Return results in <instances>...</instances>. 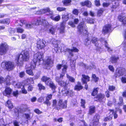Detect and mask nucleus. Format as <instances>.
<instances>
[{
  "label": "nucleus",
  "instance_id": "obj_1",
  "mask_svg": "<svg viewBox=\"0 0 126 126\" xmlns=\"http://www.w3.org/2000/svg\"><path fill=\"white\" fill-rule=\"evenodd\" d=\"M42 56V54L40 52H37L34 55L33 59L31 62L30 67H29L28 68V66L27 65L25 67L26 69H27L26 71L27 74L32 76L33 75L32 70L30 69H31H31H34L36 67V63H38L40 64L43 62Z\"/></svg>",
  "mask_w": 126,
  "mask_h": 126
},
{
  "label": "nucleus",
  "instance_id": "obj_2",
  "mask_svg": "<svg viewBox=\"0 0 126 126\" xmlns=\"http://www.w3.org/2000/svg\"><path fill=\"white\" fill-rule=\"evenodd\" d=\"M29 58V52L27 51H22L21 54H18L16 58L15 61L17 65L22 66L23 64V61H27Z\"/></svg>",
  "mask_w": 126,
  "mask_h": 126
},
{
  "label": "nucleus",
  "instance_id": "obj_3",
  "mask_svg": "<svg viewBox=\"0 0 126 126\" xmlns=\"http://www.w3.org/2000/svg\"><path fill=\"white\" fill-rule=\"evenodd\" d=\"M42 80L43 81H45L46 84L50 86L52 89H54L56 88L55 85L49 78L44 76L42 77Z\"/></svg>",
  "mask_w": 126,
  "mask_h": 126
},
{
  "label": "nucleus",
  "instance_id": "obj_4",
  "mask_svg": "<svg viewBox=\"0 0 126 126\" xmlns=\"http://www.w3.org/2000/svg\"><path fill=\"white\" fill-rule=\"evenodd\" d=\"M78 31L79 33L86 34L87 33L86 26L83 22H81L78 26Z\"/></svg>",
  "mask_w": 126,
  "mask_h": 126
},
{
  "label": "nucleus",
  "instance_id": "obj_5",
  "mask_svg": "<svg viewBox=\"0 0 126 126\" xmlns=\"http://www.w3.org/2000/svg\"><path fill=\"white\" fill-rule=\"evenodd\" d=\"M1 65L2 67H4L5 66L6 69L8 70L12 69L14 67V63L10 62H2Z\"/></svg>",
  "mask_w": 126,
  "mask_h": 126
},
{
  "label": "nucleus",
  "instance_id": "obj_6",
  "mask_svg": "<svg viewBox=\"0 0 126 126\" xmlns=\"http://www.w3.org/2000/svg\"><path fill=\"white\" fill-rule=\"evenodd\" d=\"M34 25H40L43 24L44 26H47L48 23L46 20L40 18H39L33 24Z\"/></svg>",
  "mask_w": 126,
  "mask_h": 126
},
{
  "label": "nucleus",
  "instance_id": "obj_7",
  "mask_svg": "<svg viewBox=\"0 0 126 126\" xmlns=\"http://www.w3.org/2000/svg\"><path fill=\"white\" fill-rule=\"evenodd\" d=\"M67 101L65 100L64 102H63L62 99H59V101L58 105L56 107V109L59 110L60 109H64L67 107Z\"/></svg>",
  "mask_w": 126,
  "mask_h": 126
},
{
  "label": "nucleus",
  "instance_id": "obj_8",
  "mask_svg": "<svg viewBox=\"0 0 126 126\" xmlns=\"http://www.w3.org/2000/svg\"><path fill=\"white\" fill-rule=\"evenodd\" d=\"M47 43L44 40H39L37 42V47L39 49L43 48L47 45Z\"/></svg>",
  "mask_w": 126,
  "mask_h": 126
},
{
  "label": "nucleus",
  "instance_id": "obj_9",
  "mask_svg": "<svg viewBox=\"0 0 126 126\" xmlns=\"http://www.w3.org/2000/svg\"><path fill=\"white\" fill-rule=\"evenodd\" d=\"M8 48V46L6 43L1 44L0 46V54L2 55L5 54Z\"/></svg>",
  "mask_w": 126,
  "mask_h": 126
},
{
  "label": "nucleus",
  "instance_id": "obj_10",
  "mask_svg": "<svg viewBox=\"0 0 126 126\" xmlns=\"http://www.w3.org/2000/svg\"><path fill=\"white\" fill-rule=\"evenodd\" d=\"M112 31L111 25L109 24H106L103 27L102 32L105 34Z\"/></svg>",
  "mask_w": 126,
  "mask_h": 126
},
{
  "label": "nucleus",
  "instance_id": "obj_11",
  "mask_svg": "<svg viewBox=\"0 0 126 126\" xmlns=\"http://www.w3.org/2000/svg\"><path fill=\"white\" fill-rule=\"evenodd\" d=\"M125 70L124 68H118L116 71L115 76L116 77L122 76L124 74Z\"/></svg>",
  "mask_w": 126,
  "mask_h": 126
},
{
  "label": "nucleus",
  "instance_id": "obj_12",
  "mask_svg": "<svg viewBox=\"0 0 126 126\" xmlns=\"http://www.w3.org/2000/svg\"><path fill=\"white\" fill-rule=\"evenodd\" d=\"M79 20L78 18L74 19V21H70L68 22V24L72 27L74 28L76 27L75 24H77L79 23Z\"/></svg>",
  "mask_w": 126,
  "mask_h": 126
},
{
  "label": "nucleus",
  "instance_id": "obj_13",
  "mask_svg": "<svg viewBox=\"0 0 126 126\" xmlns=\"http://www.w3.org/2000/svg\"><path fill=\"white\" fill-rule=\"evenodd\" d=\"M53 61V60L51 59L50 57H48L47 59L45 61V66H52Z\"/></svg>",
  "mask_w": 126,
  "mask_h": 126
},
{
  "label": "nucleus",
  "instance_id": "obj_14",
  "mask_svg": "<svg viewBox=\"0 0 126 126\" xmlns=\"http://www.w3.org/2000/svg\"><path fill=\"white\" fill-rule=\"evenodd\" d=\"M79 51V50L75 47H73V48L71 49H70L69 48H67L66 49V51L68 52L70 55L72 56H73V54L72 53L73 52H77Z\"/></svg>",
  "mask_w": 126,
  "mask_h": 126
},
{
  "label": "nucleus",
  "instance_id": "obj_15",
  "mask_svg": "<svg viewBox=\"0 0 126 126\" xmlns=\"http://www.w3.org/2000/svg\"><path fill=\"white\" fill-rule=\"evenodd\" d=\"M12 90L9 87H6L4 91L3 92V94L4 95L6 96L9 95L11 93Z\"/></svg>",
  "mask_w": 126,
  "mask_h": 126
},
{
  "label": "nucleus",
  "instance_id": "obj_16",
  "mask_svg": "<svg viewBox=\"0 0 126 126\" xmlns=\"http://www.w3.org/2000/svg\"><path fill=\"white\" fill-rule=\"evenodd\" d=\"M105 95L102 94H100L97 95L96 97V98L97 99V100H96V101L97 100L100 102H103L105 100L104 98Z\"/></svg>",
  "mask_w": 126,
  "mask_h": 126
},
{
  "label": "nucleus",
  "instance_id": "obj_17",
  "mask_svg": "<svg viewBox=\"0 0 126 126\" xmlns=\"http://www.w3.org/2000/svg\"><path fill=\"white\" fill-rule=\"evenodd\" d=\"M61 89V91L63 94L66 95H68L69 89H68L67 86L65 87H62Z\"/></svg>",
  "mask_w": 126,
  "mask_h": 126
},
{
  "label": "nucleus",
  "instance_id": "obj_18",
  "mask_svg": "<svg viewBox=\"0 0 126 126\" xmlns=\"http://www.w3.org/2000/svg\"><path fill=\"white\" fill-rule=\"evenodd\" d=\"M82 80L83 83H86L87 81H89L90 78L88 76L85 75H82Z\"/></svg>",
  "mask_w": 126,
  "mask_h": 126
},
{
  "label": "nucleus",
  "instance_id": "obj_19",
  "mask_svg": "<svg viewBox=\"0 0 126 126\" xmlns=\"http://www.w3.org/2000/svg\"><path fill=\"white\" fill-rule=\"evenodd\" d=\"M45 13H47V15L50 16L51 18H52L53 16V11L50 10L49 8L45 9Z\"/></svg>",
  "mask_w": 126,
  "mask_h": 126
},
{
  "label": "nucleus",
  "instance_id": "obj_20",
  "mask_svg": "<svg viewBox=\"0 0 126 126\" xmlns=\"http://www.w3.org/2000/svg\"><path fill=\"white\" fill-rule=\"evenodd\" d=\"M118 18L120 21L122 22L124 25H126V16H119Z\"/></svg>",
  "mask_w": 126,
  "mask_h": 126
},
{
  "label": "nucleus",
  "instance_id": "obj_21",
  "mask_svg": "<svg viewBox=\"0 0 126 126\" xmlns=\"http://www.w3.org/2000/svg\"><path fill=\"white\" fill-rule=\"evenodd\" d=\"M63 68L62 70V73L60 74V77L61 78H62L64 76L66 72L67 69L68 68V66L67 65H65L63 66Z\"/></svg>",
  "mask_w": 126,
  "mask_h": 126
},
{
  "label": "nucleus",
  "instance_id": "obj_22",
  "mask_svg": "<svg viewBox=\"0 0 126 126\" xmlns=\"http://www.w3.org/2000/svg\"><path fill=\"white\" fill-rule=\"evenodd\" d=\"M65 24L63 22H62L60 25V28L59 29L60 33H63L65 32Z\"/></svg>",
  "mask_w": 126,
  "mask_h": 126
},
{
  "label": "nucleus",
  "instance_id": "obj_23",
  "mask_svg": "<svg viewBox=\"0 0 126 126\" xmlns=\"http://www.w3.org/2000/svg\"><path fill=\"white\" fill-rule=\"evenodd\" d=\"M95 107L94 106H90L89 109V114L92 115L95 112Z\"/></svg>",
  "mask_w": 126,
  "mask_h": 126
},
{
  "label": "nucleus",
  "instance_id": "obj_24",
  "mask_svg": "<svg viewBox=\"0 0 126 126\" xmlns=\"http://www.w3.org/2000/svg\"><path fill=\"white\" fill-rule=\"evenodd\" d=\"M98 40L97 38L94 37H92L91 41L94 44L95 46L98 47Z\"/></svg>",
  "mask_w": 126,
  "mask_h": 126
},
{
  "label": "nucleus",
  "instance_id": "obj_25",
  "mask_svg": "<svg viewBox=\"0 0 126 126\" xmlns=\"http://www.w3.org/2000/svg\"><path fill=\"white\" fill-rule=\"evenodd\" d=\"M119 59V57H118L113 56L110 58V62L112 63H115L117 62V60Z\"/></svg>",
  "mask_w": 126,
  "mask_h": 126
},
{
  "label": "nucleus",
  "instance_id": "obj_26",
  "mask_svg": "<svg viewBox=\"0 0 126 126\" xmlns=\"http://www.w3.org/2000/svg\"><path fill=\"white\" fill-rule=\"evenodd\" d=\"M82 88V87L80 83L79 82H78L77 84L75 87V89L77 91H79Z\"/></svg>",
  "mask_w": 126,
  "mask_h": 126
},
{
  "label": "nucleus",
  "instance_id": "obj_27",
  "mask_svg": "<svg viewBox=\"0 0 126 126\" xmlns=\"http://www.w3.org/2000/svg\"><path fill=\"white\" fill-rule=\"evenodd\" d=\"M99 116L98 115L96 114L95 115L93 118V121L94 123H96L97 124H97L99 121Z\"/></svg>",
  "mask_w": 126,
  "mask_h": 126
},
{
  "label": "nucleus",
  "instance_id": "obj_28",
  "mask_svg": "<svg viewBox=\"0 0 126 126\" xmlns=\"http://www.w3.org/2000/svg\"><path fill=\"white\" fill-rule=\"evenodd\" d=\"M6 105L7 107H8L9 109H12L13 107V105L11 103V101L9 100L7 101V103L6 104Z\"/></svg>",
  "mask_w": 126,
  "mask_h": 126
},
{
  "label": "nucleus",
  "instance_id": "obj_29",
  "mask_svg": "<svg viewBox=\"0 0 126 126\" xmlns=\"http://www.w3.org/2000/svg\"><path fill=\"white\" fill-rule=\"evenodd\" d=\"M52 44L55 48L57 47L58 46V41L54 39H52Z\"/></svg>",
  "mask_w": 126,
  "mask_h": 126
},
{
  "label": "nucleus",
  "instance_id": "obj_30",
  "mask_svg": "<svg viewBox=\"0 0 126 126\" xmlns=\"http://www.w3.org/2000/svg\"><path fill=\"white\" fill-rule=\"evenodd\" d=\"M58 84L62 86V87L67 86V84L65 81L63 80L60 81Z\"/></svg>",
  "mask_w": 126,
  "mask_h": 126
},
{
  "label": "nucleus",
  "instance_id": "obj_31",
  "mask_svg": "<svg viewBox=\"0 0 126 126\" xmlns=\"http://www.w3.org/2000/svg\"><path fill=\"white\" fill-rule=\"evenodd\" d=\"M13 85H14L15 87L17 88H20L22 86L21 83L20 82H17V83L15 84L14 83L13 84Z\"/></svg>",
  "mask_w": 126,
  "mask_h": 126
},
{
  "label": "nucleus",
  "instance_id": "obj_32",
  "mask_svg": "<svg viewBox=\"0 0 126 126\" xmlns=\"http://www.w3.org/2000/svg\"><path fill=\"white\" fill-rule=\"evenodd\" d=\"M71 1V0H65L62 1V2L65 6H67Z\"/></svg>",
  "mask_w": 126,
  "mask_h": 126
},
{
  "label": "nucleus",
  "instance_id": "obj_33",
  "mask_svg": "<svg viewBox=\"0 0 126 126\" xmlns=\"http://www.w3.org/2000/svg\"><path fill=\"white\" fill-rule=\"evenodd\" d=\"M112 115L110 114V115L105 118L104 120L105 121H108L110 120H111L112 118Z\"/></svg>",
  "mask_w": 126,
  "mask_h": 126
},
{
  "label": "nucleus",
  "instance_id": "obj_34",
  "mask_svg": "<svg viewBox=\"0 0 126 126\" xmlns=\"http://www.w3.org/2000/svg\"><path fill=\"white\" fill-rule=\"evenodd\" d=\"M45 9H41L40 10L36 12V14H41L45 13Z\"/></svg>",
  "mask_w": 126,
  "mask_h": 126
},
{
  "label": "nucleus",
  "instance_id": "obj_35",
  "mask_svg": "<svg viewBox=\"0 0 126 126\" xmlns=\"http://www.w3.org/2000/svg\"><path fill=\"white\" fill-rule=\"evenodd\" d=\"M110 114L111 115L113 114L114 116V119H116L118 117V115L116 114L115 112H114V111L112 110H110Z\"/></svg>",
  "mask_w": 126,
  "mask_h": 126
},
{
  "label": "nucleus",
  "instance_id": "obj_36",
  "mask_svg": "<svg viewBox=\"0 0 126 126\" xmlns=\"http://www.w3.org/2000/svg\"><path fill=\"white\" fill-rule=\"evenodd\" d=\"M23 115L24 117L27 119V121H28V120H29L30 119V114H29L25 113Z\"/></svg>",
  "mask_w": 126,
  "mask_h": 126
},
{
  "label": "nucleus",
  "instance_id": "obj_37",
  "mask_svg": "<svg viewBox=\"0 0 126 126\" xmlns=\"http://www.w3.org/2000/svg\"><path fill=\"white\" fill-rule=\"evenodd\" d=\"M112 2V4H113L112 7V8L115 9L118 6V3L114 2Z\"/></svg>",
  "mask_w": 126,
  "mask_h": 126
},
{
  "label": "nucleus",
  "instance_id": "obj_38",
  "mask_svg": "<svg viewBox=\"0 0 126 126\" xmlns=\"http://www.w3.org/2000/svg\"><path fill=\"white\" fill-rule=\"evenodd\" d=\"M104 40V42L105 43V47L107 48L108 51L109 52L112 51V50H111V49L110 47H109L108 46V45L106 41V40L105 41Z\"/></svg>",
  "mask_w": 126,
  "mask_h": 126
},
{
  "label": "nucleus",
  "instance_id": "obj_39",
  "mask_svg": "<svg viewBox=\"0 0 126 126\" xmlns=\"http://www.w3.org/2000/svg\"><path fill=\"white\" fill-rule=\"evenodd\" d=\"M122 45H123V50L126 54V40H125L122 43Z\"/></svg>",
  "mask_w": 126,
  "mask_h": 126
},
{
  "label": "nucleus",
  "instance_id": "obj_40",
  "mask_svg": "<svg viewBox=\"0 0 126 126\" xmlns=\"http://www.w3.org/2000/svg\"><path fill=\"white\" fill-rule=\"evenodd\" d=\"M33 23L30 24L28 23L26 25V27L27 28H31L32 27V25H34L33 24Z\"/></svg>",
  "mask_w": 126,
  "mask_h": 126
},
{
  "label": "nucleus",
  "instance_id": "obj_41",
  "mask_svg": "<svg viewBox=\"0 0 126 126\" xmlns=\"http://www.w3.org/2000/svg\"><path fill=\"white\" fill-rule=\"evenodd\" d=\"M67 77L69 79L70 81L72 82H75V79L73 77H70L68 75L67 76Z\"/></svg>",
  "mask_w": 126,
  "mask_h": 126
},
{
  "label": "nucleus",
  "instance_id": "obj_42",
  "mask_svg": "<svg viewBox=\"0 0 126 126\" xmlns=\"http://www.w3.org/2000/svg\"><path fill=\"white\" fill-rule=\"evenodd\" d=\"M60 18V17L59 15L55 17H53L52 18V19L53 20L56 21H59Z\"/></svg>",
  "mask_w": 126,
  "mask_h": 126
},
{
  "label": "nucleus",
  "instance_id": "obj_43",
  "mask_svg": "<svg viewBox=\"0 0 126 126\" xmlns=\"http://www.w3.org/2000/svg\"><path fill=\"white\" fill-rule=\"evenodd\" d=\"M55 29L53 28H51L49 30V32L51 33L52 34H54L55 31Z\"/></svg>",
  "mask_w": 126,
  "mask_h": 126
},
{
  "label": "nucleus",
  "instance_id": "obj_44",
  "mask_svg": "<svg viewBox=\"0 0 126 126\" xmlns=\"http://www.w3.org/2000/svg\"><path fill=\"white\" fill-rule=\"evenodd\" d=\"M91 42L88 39L85 40L84 44L85 45L87 46L91 44Z\"/></svg>",
  "mask_w": 126,
  "mask_h": 126
},
{
  "label": "nucleus",
  "instance_id": "obj_45",
  "mask_svg": "<svg viewBox=\"0 0 126 126\" xmlns=\"http://www.w3.org/2000/svg\"><path fill=\"white\" fill-rule=\"evenodd\" d=\"M38 86L39 87V89L40 90L43 89L44 90L45 89V87L43 86L41 84L39 83L38 84Z\"/></svg>",
  "mask_w": 126,
  "mask_h": 126
},
{
  "label": "nucleus",
  "instance_id": "obj_46",
  "mask_svg": "<svg viewBox=\"0 0 126 126\" xmlns=\"http://www.w3.org/2000/svg\"><path fill=\"white\" fill-rule=\"evenodd\" d=\"M57 104V101L56 100L54 99L53 100L52 106L53 107H54V108L56 109V107L57 106H56Z\"/></svg>",
  "mask_w": 126,
  "mask_h": 126
},
{
  "label": "nucleus",
  "instance_id": "obj_47",
  "mask_svg": "<svg viewBox=\"0 0 126 126\" xmlns=\"http://www.w3.org/2000/svg\"><path fill=\"white\" fill-rule=\"evenodd\" d=\"M57 10L59 11H65L66 10V8L63 7H58L57 8Z\"/></svg>",
  "mask_w": 126,
  "mask_h": 126
},
{
  "label": "nucleus",
  "instance_id": "obj_48",
  "mask_svg": "<svg viewBox=\"0 0 126 126\" xmlns=\"http://www.w3.org/2000/svg\"><path fill=\"white\" fill-rule=\"evenodd\" d=\"M24 31V30L22 28H18L17 29V32L18 33H22Z\"/></svg>",
  "mask_w": 126,
  "mask_h": 126
},
{
  "label": "nucleus",
  "instance_id": "obj_49",
  "mask_svg": "<svg viewBox=\"0 0 126 126\" xmlns=\"http://www.w3.org/2000/svg\"><path fill=\"white\" fill-rule=\"evenodd\" d=\"M115 87L113 86H109V89L110 91H113L115 90Z\"/></svg>",
  "mask_w": 126,
  "mask_h": 126
},
{
  "label": "nucleus",
  "instance_id": "obj_50",
  "mask_svg": "<svg viewBox=\"0 0 126 126\" xmlns=\"http://www.w3.org/2000/svg\"><path fill=\"white\" fill-rule=\"evenodd\" d=\"M43 103L47 105V106H50L51 103L49 100H46L45 101L43 102Z\"/></svg>",
  "mask_w": 126,
  "mask_h": 126
},
{
  "label": "nucleus",
  "instance_id": "obj_51",
  "mask_svg": "<svg viewBox=\"0 0 126 126\" xmlns=\"http://www.w3.org/2000/svg\"><path fill=\"white\" fill-rule=\"evenodd\" d=\"M86 2H88V3H86V4L85 6H86L88 7H91L92 4L91 2L88 0H86Z\"/></svg>",
  "mask_w": 126,
  "mask_h": 126
},
{
  "label": "nucleus",
  "instance_id": "obj_52",
  "mask_svg": "<svg viewBox=\"0 0 126 126\" xmlns=\"http://www.w3.org/2000/svg\"><path fill=\"white\" fill-rule=\"evenodd\" d=\"M65 65H63V64H58L57 65L56 68H57V69L58 70H59L61 69V68L62 67H63V66H65Z\"/></svg>",
  "mask_w": 126,
  "mask_h": 126
},
{
  "label": "nucleus",
  "instance_id": "obj_53",
  "mask_svg": "<svg viewBox=\"0 0 126 126\" xmlns=\"http://www.w3.org/2000/svg\"><path fill=\"white\" fill-rule=\"evenodd\" d=\"M52 95L50 94L47 95V96L46 97V100H49L51 99L52 98Z\"/></svg>",
  "mask_w": 126,
  "mask_h": 126
},
{
  "label": "nucleus",
  "instance_id": "obj_54",
  "mask_svg": "<svg viewBox=\"0 0 126 126\" xmlns=\"http://www.w3.org/2000/svg\"><path fill=\"white\" fill-rule=\"evenodd\" d=\"M21 90L23 93L25 94H27V91L25 88L24 86H23V87L22 88Z\"/></svg>",
  "mask_w": 126,
  "mask_h": 126
},
{
  "label": "nucleus",
  "instance_id": "obj_55",
  "mask_svg": "<svg viewBox=\"0 0 126 126\" xmlns=\"http://www.w3.org/2000/svg\"><path fill=\"white\" fill-rule=\"evenodd\" d=\"M97 88L95 89L93 91V92L92 94V95L94 96L97 93L98 91H97Z\"/></svg>",
  "mask_w": 126,
  "mask_h": 126
},
{
  "label": "nucleus",
  "instance_id": "obj_56",
  "mask_svg": "<svg viewBox=\"0 0 126 126\" xmlns=\"http://www.w3.org/2000/svg\"><path fill=\"white\" fill-rule=\"evenodd\" d=\"M13 95L16 97H17L18 94V91L16 90L13 92Z\"/></svg>",
  "mask_w": 126,
  "mask_h": 126
},
{
  "label": "nucleus",
  "instance_id": "obj_57",
  "mask_svg": "<svg viewBox=\"0 0 126 126\" xmlns=\"http://www.w3.org/2000/svg\"><path fill=\"white\" fill-rule=\"evenodd\" d=\"M73 13L76 15H78L79 14L78 10L77 9H74L73 11Z\"/></svg>",
  "mask_w": 126,
  "mask_h": 126
},
{
  "label": "nucleus",
  "instance_id": "obj_58",
  "mask_svg": "<svg viewBox=\"0 0 126 126\" xmlns=\"http://www.w3.org/2000/svg\"><path fill=\"white\" fill-rule=\"evenodd\" d=\"M95 5L97 6H99L100 5V1L95 0Z\"/></svg>",
  "mask_w": 126,
  "mask_h": 126
},
{
  "label": "nucleus",
  "instance_id": "obj_59",
  "mask_svg": "<svg viewBox=\"0 0 126 126\" xmlns=\"http://www.w3.org/2000/svg\"><path fill=\"white\" fill-rule=\"evenodd\" d=\"M44 99L45 98L44 97H41L38 99V101L39 102H41L44 100Z\"/></svg>",
  "mask_w": 126,
  "mask_h": 126
},
{
  "label": "nucleus",
  "instance_id": "obj_60",
  "mask_svg": "<svg viewBox=\"0 0 126 126\" xmlns=\"http://www.w3.org/2000/svg\"><path fill=\"white\" fill-rule=\"evenodd\" d=\"M103 11L101 9L98 10L97 13L98 16H100L103 13Z\"/></svg>",
  "mask_w": 126,
  "mask_h": 126
},
{
  "label": "nucleus",
  "instance_id": "obj_61",
  "mask_svg": "<svg viewBox=\"0 0 126 126\" xmlns=\"http://www.w3.org/2000/svg\"><path fill=\"white\" fill-rule=\"evenodd\" d=\"M4 24H9L10 22V20L9 19H4Z\"/></svg>",
  "mask_w": 126,
  "mask_h": 126
},
{
  "label": "nucleus",
  "instance_id": "obj_62",
  "mask_svg": "<svg viewBox=\"0 0 126 126\" xmlns=\"http://www.w3.org/2000/svg\"><path fill=\"white\" fill-rule=\"evenodd\" d=\"M109 69L111 71L114 72V69L113 66L111 65H110L109 66Z\"/></svg>",
  "mask_w": 126,
  "mask_h": 126
},
{
  "label": "nucleus",
  "instance_id": "obj_63",
  "mask_svg": "<svg viewBox=\"0 0 126 126\" xmlns=\"http://www.w3.org/2000/svg\"><path fill=\"white\" fill-rule=\"evenodd\" d=\"M81 106L83 108H85L84 104L85 103V101L84 100H83L82 99H81Z\"/></svg>",
  "mask_w": 126,
  "mask_h": 126
},
{
  "label": "nucleus",
  "instance_id": "obj_64",
  "mask_svg": "<svg viewBox=\"0 0 126 126\" xmlns=\"http://www.w3.org/2000/svg\"><path fill=\"white\" fill-rule=\"evenodd\" d=\"M25 75V73L24 72H20L19 74V76L21 78L23 77Z\"/></svg>",
  "mask_w": 126,
  "mask_h": 126
}]
</instances>
